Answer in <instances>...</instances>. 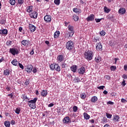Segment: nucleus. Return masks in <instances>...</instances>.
Listing matches in <instances>:
<instances>
[{
    "mask_svg": "<svg viewBox=\"0 0 127 127\" xmlns=\"http://www.w3.org/2000/svg\"><path fill=\"white\" fill-rule=\"evenodd\" d=\"M104 78H105V79H107V80H110V76H109V75H105V76H104Z\"/></svg>",
    "mask_w": 127,
    "mask_h": 127,
    "instance_id": "obj_50",
    "label": "nucleus"
},
{
    "mask_svg": "<svg viewBox=\"0 0 127 127\" xmlns=\"http://www.w3.org/2000/svg\"><path fill=\"white\" fill-rule=\"evenodd\" d=\"M96 50L97 51H102L103 50V45L101 43H98L96 44Z\"/></svg>",
    "mask_w": 127,
    "mask_h": 127,
    "instance_id": "obj_8",
    "label": "nucleus"
},
{
    "mask_svg": "<svg viewBox=\"0 0 127 127\" xmlns=\"http://www.w3.org/2000/svg\"><path fill=\"white\" fill-rule=\"evenodd\" d=\"M9 2L11 5H14L15 4V0H9Z\"/></svg>",
    "mask_w": 127,
    "mask_h": 127,
    "instance_id": "obj_30",
    "label": "nucleus"
},
{
    "mask_svg": "<svg viewBox=\"0 0 127 127\" xmlns=\"http://www.w3.org/2000/svg\"><path fill=\"white\" fill-rule=\"evenodd\" d=\"M44 19L46 22H51V16L47 15L45 16Z\"/></svg>",
    "mask_w": 127,
    "mask_h": 127,
    "instance_id": "obj_12",
    "label": "nucleus"
},
{
    "mask_svg": "<svg viewBox=\"0 0 127 127\" xmlns=\"http://www.w3.org/2000/svg\"><path fill=\"white\" fill-rule=\"evenodd\" d=\"M19 31H20V32H21V31H22V27H20L19 28Z\"/></svg>",
    "mask_w": 127,
    "mask_h": 127,
    "instance_id": "obj_61",
    "label": "nucleus"
},
{
    "mask_svg": "<svg viewBox=\"0 0 127 127\" xmlns=\"http://www.w3.org/2000/svg\"><path fill=\"white\" fill-rule=\"evenodd\" d=\"M27 101H29V98H28V97H27V96L26 95L25 102H27Z\"/></svg>",
    "mask_w": 127,
    "mask_h": 127,
    "instance_id": "obj_62",
    "label": "nucleus"
},
{
    "mask_svg": "<svg viewBox=\"0 0 127 127\" xmlns=\"http://www.w3.org/2000/svg\"><path fill=\"white\" fill-rule=\"evenodd\" d=\"M122 85L124 87H125V86H126V85H127V83H126V80L123 79V81L122 82Z\"/></svg>",
    "mask_w": 127,
    "mask_h": 127,
    "instance_id": "obj_46",
    "label": "nucleus"
},
{
    "mask_svg": "<svg viewBox=\"0 0 127 127\" xmlns=\"http://www.w3.org/2000/svg\"><path fill=\"white\" fill-rule=\"evenodd\" d=\"M72 110H73L74 113H76V112H77V111H78V107L77 106H75L73 107Z\"/></svg>",
    "mask_w": 127,
    "mask_h": 127,
    "instance_id": "obj_40",
    "label": "nucleus"
},
{
    "mask_svg": "<svg viewBox=\"0 0 127 127\" xmlns=\"http://www.w3.org/2000/svg\"><path fill=\"white\" fill-rule=\"evenodd\" d=\"M50 67L51 70H52V71H53V70H56V71H57V72H60V71H61V68L58 64H52L50 65Z\"/></svg>",
    "mask_w": 127,
    "mask_h": 127,
    "instance_id": "obj_3",
    "label": "nucleus"
},
{
    "mask_svg": "<svg viewBox=\"0 0 127 127\" xmlns=\"http://www.w3.org/2000/svg\"><path fill=\"white\" fill-rule=\"evenodd\" d=\"M8 96L10 97V99H12V98L13 97V94L12 93H10L8 95Z\"/></svg>",
    "mask_w": 127,
    "mask_h": 127,
    "instance_id": "obj_53",
    "label": "nucleus"
},
{
    "mask_svg": "<svg viewBox=\"0 0 127 127\" xmlns=\"http://www.w3.org/2000/svg\"><path fill=\"white\" fill-rule=\"evenodd\" d=\"M21 44L25 47H28L29 46V44H30V41L28 40H23L21 41Z\"/></svg>",
    "mask_w": 127,
    "mask_h": 127,
    "instance_id": "obj_7",
    "label": "nucleus"
},
{
    "mask_svg": "<svg viewBox=\"0 0 127 127\" xmlns=\"http://www.w3.org/2000/svg\"><path fill=\"white\" fill-rule=\"evenodd\" d=\"M113 121L114 122H120V116L116 114L113 116Z\"/></svg>",
    "mask_w": 127,
    "mask_h": 127,
    "instance_id": "obj_17",
    "label": "nucleus"
},
{
    "mask_svg": "<svg viewBox=\"0 0 127 127\" xmlns=\"http://www.w3.org/2000/svg\"><path fill=\"white\" fill-rule=\"evenodd\" d=\"M70 70H71V71L73 72V73H76V72L77 71V65H72L70 67Z\"/></svg>",
    "mask_w": 127,
    "mask_h": 127,
    "instance_id": "obj_19",
    "label": "nucleus"
},
{
    "mask_svg": "<svg viewBox=\"0 0 127 127\" xmlns=\"http://www.w3.org/2000/svg\"><path fill=\"white\" fill-rule=\"evenodd\" d=\"M3 74L5 75V76H8V75L10 74V72L8 69H5L3 71Z\"/></svg>",
    "mask_w": 127,
    "mask_h": 127,
    "instance_id": "obj_26",
    "label": "nucleus"
},
{
    "mask_svg": "<svg viewBox=\"0 0 127 127\" xmlns=\"http://www.w3.org/2000/svg\"><path fill=\"white\" fill-rule=\"evenodd\" d=\"M122 77L124 79H127V75L126 74H123Z\"/></svg>",
    "mask_w": 127,
    "mask_h": 127,
    "instance_id": "obj_55",
    "label": "nucleus"
},
{
    "mask_svg": "<svg viewBox=\"0 0 127 127\" xmlns=\"http://www.w3.org/2000/svg\"><path fill=\"white\" fill-rule=\"evenodd\" d=\"M98 101V97H97L96 96H93L91 98V102L92 103H96V102H97Z\"/></svg>",
    "mask_w": 127,
    "mask_h": 127,
    "instance_id": "obj_25",
    "label": "nucleus"
},
{
    "mask_svg": "<svg viewBox=\"0 0 127 127\" xmlns=\"http://www.w3.org/2000/svg\"><path fill=\"white\" fill-rule=\"evenodd\" d=\"M12 45V41H9L6 42V45H7V46H10V45Z\"/></svg>",
    "mask_w": 127,
    "mask_h": 127,
    "instance_id": "obj_42",
    "label": "nucleus"
},
{
    "mask_svg": "<svg viewBox=\"0 0 127 127\" xmlns=\"http://www.w3.org/2000/svg\"><path fill=\"white\" fill-rule=\"evenodd\" d=\"M9 53H11L12 55H13V56L17 55L19 53L18 49L16 48H10Z\"/></svg>",
    "mask_w": 127,
    "mask_h": 127,
    "instance_id": "obj_6",
    "label": "nucleus"
},
{
    "mask_svg": "<svg viewBox=\"0 0 127 127\" xmlns=\"http://www.w3.org/2000/svg\"><path fill=\"white\" fill-rule=\"evenodd\" d=\"M60 35V32L59 31H57L54 33V38H58V37H59Z\"/></svg>",
    "mask_w": 127,
    "mask_h": 127,
    "instance_id": "obj_22",
    "label": "nucleus"
},
{
    "mask_svg": "<svg viewBox=\"0 0 127 127\" xmlns=\"http://www.w3.org/2000/svg\"><path fill=\"white\" fill-rule=\"evenodd\" d=\"M18 64L19 66V67L21 68V69H24V67L23 66V65H22V64L19 63Z\"/></svg>",
    "mask_w": 127,
    "mask_h": 127,
    "instance_id": "obj_44",
    "label": "nucleus"
},
{
    "mask_svg": "<svg viewBox=\"0 0 127 127\" xmlns=\"http://www.w3.org/2000/svg\"><path fill=\"white\" fill-rule=\"evenodd\" d=\"M100 35H101V36H105V35H106V32L104 30L101 31L100 32Z\"/></svg>",
    "mask_w": 127,
    "mask_h": 127,
    "instance_id": "obj_34",
    "label": "nucleus"
},
{
    "mask_svg": "<svg viewBox=\"0 0 127 127\" xmlns=\"http://www.w3.org/2000/svg\"><path fill=\"white\" fill-rule=\"evenodd\" d=\"M73 11H74V12H75V13H77L78 14H79V13H81V12H82L81 9H78L77 8H74L73 9Z\"/></svg>",
    "mask_w": 127,
    "mask_h": 127,
    "instance_id": "obj_21",
    "label": "nucleus"
},
{
    "mask_svg": "<svg viewBox=\"0 0 127 127\" xmlns=\"http://www.w3.org/2000/svg\"><path fill=\"white\" fill-rule=\"evenodd\" d=\"M29 28L31 32H34V31H35V30H36V27H35V26H34L31 24H29Z\"/></svg>",
    "mask_w": 127,
    "mask_h": 127,
    "instance_id": "obj_15",
    "label": "nucleus"
},
{
    "mask_svg": "<svg viewBox=\"0 0 127 127\" xmlns=\"http://www.w3.org/2000/svg\"><path fill=\"white\" fill-rule=\"evenodd\" d=\"M73 19L75 20V21H78V20H79V17L77 15H74Z\"/></svg>",
    "mask_w": 127,
    "mask_h": 127,
    "instance_id": "obj_39",
    "label": "nucleus"
},
{
    "mask_svg": "<svg viewBox=\"0 0 127 127\" xmlns=\"http://www.w3.org/2000/svg\"><path fill=\"white\" fill-rule=\"evenodd\" d=\"M19 63L16 60H14L11 62V64L12 65H14V66H17Z\"/></svg>",
    "mask_w": 127,
    "mask_h": 127,
    "instance_id": "obj_24",
    "label": "nucleus"
},
{
    "mask_svg": "<svg viewBox=\"0 0 127 127\" xmlns=\"http://www.w3.org/2000/svg\"><path fill=\"white\" fill-rule=\"evenodd\" d=\"M47 95H48V92H47V90H43L41 92V96H42V97H46V96H47Z\"/></svg>",
    "mask_w": 127,
    "mask_h": 127,
    "instance_id": "obj_16",
    "label": "nucleus"
},
{
    "mask_svg": "<svg viewBox=\"0 0 127 127\" xmlns=\"http://www.w3.org/2000/svg\"><path fill=\"white\" fill-rule=\"evenodd\" d=\"M1 34H5V35L7 34V30L3 29L2 30H1Z\"/></svg>",
    "mask_w": 127,
    "mask_h": 127,
    "instance_id": "obj_35",
    "label": "nucleus"
},
{
    "mask_svg": "<svg viewBox=\"0 0 127 127\" xmlns=\"http://www.w3.org/2000/svg\"><path fill=\"white\" fill-rule=\"evenodd\" d=\"M95 60L96 62L99 63V62H101V61H102V59L101 58V57H98L95 58Z\"/></svg>",
    "mask_w": 127,
    "mask_h": 127,
    "instance_id": "obj_29",
    "label": "nucleus"
},
{
    "mask_svg": "<svg viewBox=\"0 0 127 127\" xmlns=\"http://www.w3.org/2000/svg\"><path fill=\"white\" fill-rule=\"evenodd\" d=\"M34 10V8H33V6L32 5L27 6L26 7V11L29 13H30V12H32Z\"/></svg>",
    "mask_w": 127,
    "mask_h": 127,
    "instance_id": "obj_10",
    "label": "nucleus"
},
{
    "mask_svg": "<svg viewBox=\"0 0 127 127\" xmlns=\"http://www.w3.org/2000/svg\"><path fill=\"white\" fill-rule=\"evenodd\" d=\"M10 124L11 125L13 126V125H15V121L14 120H11V121L10 122Z\"/></svg>",
    "mask_w": 127,
    "mask_h": 127,
    "instance_id": "obj_49",
    "label": "nucleus"
},
{
    "mask_svg": "<svg viewBox=\"0 0 127 127\" xmlns=\"http://www.w3.org/2000/svg\"><path fill=\"white\" fill-rule=\"evenodd\" d=\"M29 15L31 18H37L38 13L36 12V11H33V12L29 14Z\"/></svg>",
    "mask_w": 127,
    "mask_h": 127,
    "instance_id": "obj_13",
    "label": "nucleus"
},
{
    "mask_svg": "<svg viewBox=\"0 0 127 127\" xmlns=\"http://www.w3.org/2000/svg\"><path fill=\"white\" fill-rule=\"evenodd\" d=\"M32 72H33V73H36L37 72V69L36 67L33 68Z\"/></svg>",
    "mask_w": 127,
    "mask_h": 127,
    "instance_id": "obj_47",
    "label": "nucleus"
},
{
    "mask_svg": "<svg viewBox=\"0 0 127 127\" xmlns=\"http://www.w3.org/2000/svg\"><path fill=\"white\" fill-rule=\"evenodd\" d=\"M124 70H125V71H127V65H124Z\"/></svg>",
    "mask_w": 127,
    "mask_h": 127,
    "instance_id": "obj_59",
    "label": "nucleus"
},
{
    "mask_svg": "<svg viewBox=\"0 0 127 127\" xmlns=\"http://www.w3.org/2000/svg\"><path fill=\"white\" fill-rule=\"evenodd\" d=\"M38 100L37 97L34 98L33 100L28 101V105L31 109L36 108V101Z\"/></svg>",
    "mask_w": 127,
    "mask_h": 127,
    "instance_id": "obj_1",
    "label": "nucleus"
},
{
    "mask_svg": "<svg viewBox=\"0 0 127 127\" xmlns=\"http://www.w3.org/2000/svg\"><path fill=\"white\" fill-rule=\"evenodd\" d=\"M119 13H121V14H123L124 13H126V9L124 8H121L119 10Z\"/></svg>",
    "mask_w": 127,
    "mask_h": 127,
    "instance_id": "obj_23",
    "label": "nucleus"
},
{
    "mask_svg": "<svg viewBox=\"0 0 127 127\" xmlns=\"http://www.w3.org/2000/svg\"><path fill=\"white\" fill-rule=\"evenodd\" d=\"M115 62V64H117V61H118V60H119V59H117V58H115L114 59Z\"/></svg>",
    "mask_w": 127,
    "mask_h": 127,
    "instance_id": "obj_63",
    "label": "nucleus"
},
{
    "mask_svg": "<svg viewBox=\"0 0 127 127\" xmlns=\"http://www.w3.org/2000/svg\"><path fill=\"white\" fill-rule=\"evenodd\" d=\"M32 69H33V66L31 64H28L26 66V71L27 72V73H30L32 71Z\"/></svg>",
    "mask_w": 127,
    "mask_h": 127,
    "instance_id": "obj_9",
    "label": "nucleus"
},
{
    "mask_svg": "<svg viewBox=\"0 0 127 127\" xmlns=\"http://www.w3.org/2000/svg\"><path fill=\"white\" fill-rule=\"evenodd\" d=\"M104 88H105V86H101L97 87V89L99 90H104Z\"/></svg>",
    "mask_w": 127,
    "mask_h": 127,
    "instance_id": "obj_45",
    "label": "nucleus"
},
{
    "mask_svg": "<svg viewBox=\"0 0 127 127\" xmlns=\"http://www.w3.org/2000/svg\"><path fill=\"white\" fill-rule=\"evenodd\" d=\"M80 98H81V99H82L83 100H84V99H86V94H85V93L81 94Z\"/></svg>",
    "mask_w": 127,
    "mask_h": 127,
    "instance_id": "obj_32",
    "label": "nucleus"
},
{
    "mask_svg": "<svg viewBox=\"0 0 127 127\" xmlns=\"http://www.w3.org/2000/svg\"><path fill=\"white\" fill-rule=\"evenodd\" d=\"M117 69V67L115 65H112L110 67V69L111 70V71H115V70H116Z\"/></svg>",
    "mask_w": 127,
    "mask_h": 127,
    "instance_id": "obj_37",
    "label": "nucleus"
},
{
    "mask_svg": "<svg viewBox=\"0 0 127 127\" xmlns=\"http://www.w3.org/2000/svg\"><path fill=\"white\" fill-rule=\"evenodd\" d=\"M63 122L64 124H68L70 122V118L69 117H65L63 120Z\"/></svg>",
    "mask_w": 127,
    "mask_h": 127,
    "instance_id": "obj_20",
    "label": "nucleus"
},
{
    "mask_svg": "<svg viewBox=\"0 0 127 127\" xmlns=\"http://www.w3.org/2000/svg\"><path fill=\"white\" fill-rule=\"evenodd\" d=\"M26 97V95H25V94H22L21 98L23 99V102L25 101Z\"/></svg>",
    "mask_w": 127,
    "mask_h": 127,
    "instance_id": "obj_43",
    "label": "nucleus"
},
{
    "mask_svg": "<svg viewBox=\"0 0 127 127\" xmlns=\"http://www.w3.org/2000/svg\"><path fill=\"white\" fill-rule=\"evenodd\" d=\"M104 127H110V125H109V124H106L104 126Z\"/></svg>",
    "mask_w": 127,
    "mask_h": 127,
    "instance_id": "obj_64",
    "label": "nucleus"
},
{
    "mask_svg": "<svg viewBox=\"0 0 127 127\" xmlns=\"http://www.w3.org/2000/svg\"><path fill=\"white\" fill-rule=\"evenodd\" d=\"M24 85H25V86H28V85H29V82H28V80H26L24 83Z\"/></svg>",
    "mask_w": 127,
    "mask_h": 127,
    "instance_id": "obj_52",
    "label": "nucleus"
},
{
    "mask_svg": "<svg viewBox=\"0 0 127 127\" xmlns=\"http://www.w3.org/2000/svg\"><path fill=\"white\" fill-rule=\"evenodd\" d=\"M6 90H7L8 92H9V91H10V88L8 85H6Z\"/></svg>",
    "mask_w": 127,
    "mask_h": 127,
    "instance_id": "obj_48",
    "label": "nucleus"
},
{
    "mask_svg": "<svg viewBox=\"0 0 127 127\" xmlns=\"http://www.w3.org/2000/svg\"><path fill=\"white\" fill-rule=\"evenodd\" d=\"M103 94H104V95H107L108 94V91H107L106 90H104L103 91Z\"/></svg>",
    "mask_w": 127,
    "mask_h": 127,
    "instance_id": "obj_60",
    "label": "nucleus"
},
{
    "mask_svg": "<svg viewBox=\"0 0 127 127\" xmlns=\"http://www.w3.org/2000/svg\"><path fill=\"white\" fill-rule=\"evenodd\" d=\"M104 9L105 12H106L107 13H109V12L111 11V10L106 6L104 7Z\"/></svg>",
    "mask_w": 127,
    "mask_h": 127,
    "instance_id": "obj_31",
    "label": "nucleus"
},
{
    "mask_svg": "<svg viewBox=\"0 0 127 127\" xmlns=\"http://www.w3.org/2000/svg\"><path fill=\"white\" fill-rule=\"evenodd\" d=\"M83 117L85 120H89V119H90V115L86 113L83 114Z\"/></svg>",
    "mask_w": 127,
    "mask_h": 127,
    "instance_id": "obj_28",
    "label": "nucleus"
},
{
    "mask_svg": "<svg viewBox=\"0 0 127 127\" xmlns=\"http://www.w3.org/2000/svg\"><path fill=\"white\" fill-rule=\"evenodd\" d=\"M64 60V56L63 55H59L57 57V61L59 62H62Z\"/></svg>",
    "mask_w": 127,
    "mask_h": 127,
    "instance_id": "obj_18",
    "label": "nucleus"
},
{
    "mask_svg": "<svg viewBox=\"0 0 127 127\" xmlns=\"http://www.w3.org/2000/svg\"><path fill=\"white\" fill-rule=\"evenodd\" d=\"M4 126L6 127H10V122L8 121H5L4 123Z\"/></svg>",
    "mask_w": 127,
    "mask_h": 127,
    "instance_id": "obj_27",
    "label": "nucleus"
},
{
    "mask_svg": "<svg viewBox=\"0 0 127 127\" xmlns=\"http://www.w3.org/2000/svg\"><path fill=\"white\" fill-rule=\"evenodd\" d=\"M15 113L19 115V113H20V108H17L15 110Z\"/></svg>",
    "mask_w": 127,
    "mask_h": 127,
    "instance_id": "obj_41",
    "label": "nucleus"
},
{
    "mask_svg": "<svg viewBox=\"0 0 127 127\" xmlns=\"http://www.w3.org/2000/svg\"><path fill=\"white\" fill-rule=\"evenodd\" d=\"M107 105H114V102L112 101H109L107 102Z\"/></svg>",
    "mask_w": 127,
    "mask_h": 127,
    "instance_id": "obj_54",
    "label": "nucleus"
},
{
    "mask_svg": "<svg viewBox=\"0 0 127 127\" xmlns=\"http://www.w3.org/2000/svg\"><path fill=\"white\" fill-rule=\"evenodd\" d=\"M65 66H66V64H65V63H64V64L62 65V68H65Z\"/></svg>",
    "mask_w": 127,
    "mask_h": 127,
    "instance_id": "obj_57",
    "label": "nucleus"
},
{
    "mask_svg": "<svg viewBox=\"0 0 127 127\" xmlns=\"http://www.w3.org/2000/svg\"><path fill=\"white\" fill-rule=\"evenodd\" d=\"M68 30H69L68 35L69 37H72L75 33L74 31V27L71 25H69L67 27Z\"/></svg>",
    "mask_w": 127,
    "mask_h": 127,
    "instance_id": "obj_5",
    "label": "nucleus"
},
{
    "mask_svg": "<svg viewBox=\"0 0 127 127\" xmlns=\"http://www.w3.org/2000/svg\"><path fill=\"white\" fill-rule=\"evenodd\" d=\"M85 71H86V68L82 66L79 69H78V73L79 74H80V75H83L84 74V73H85Z\"/></svg>",
    "mask_w": 127,
    "mask_h": 127,
    "instance_id": "obj_11",
    "label": "nucleus"
},
{
    "mask_svg": "<svg viewBox=\"0 0 127 127\" xmlns=\"http://www.w3.org/2000/svg\"><path fill=\"white\" fill-rule=\"evenodd\" d=\"M53 106H54V104L53 103H50L49 105V107H53Z\"/></svg>",
    "mask_w": 127,
    "mask_h": 127,
    "instance_id": "obj_58",
    "label": "nucleus"
},
{
    "mask_svg": "<svg viewBox=\"0 0 127 127\" xmlns=\"http://www.w3.org/2000/svg\"><path fill=\"white\" fill-rule=\"evenodd\" d=\"M121 102L122 103H125L126 102H127V100L124 98H122L121 99Z\"/></svg>",
    "mask_w": 127,
    "mask_h": 127,
    "instance_id": "obj_56",
    "label": "nucleus"
},
{
    "mask_svg": "<svg viewBox=\"0 0 127 127\" xmlns=\"http://www.w3.org/2000/svg\"><path fill=\"white\" fill-rule=\"evenodd\" d=\"M95 20L96 22H100L101 21V20H102V19L95 18Z\"/></svg>",
    "mask_w": 127,
    "mask_h": 127,
    "instance_id": "obj_51",
    "label": "nucleus"
},
{
    "mask_svg": "<svg viewBox=\"0 0 127 127\" xmlns=\"http://www.w3.org/2000/svg\"><path fill=\"white\" fill-rule=\"evenodd\" d=\"M54 3L57 5H59L60 4V0H55Z\"/></svg>",
    "mask_w": 127,
    "mask_h": 127,
    "instance_id": "obj_36",
    "label": "nucleus"
},
{
    "mask_svg": "<svg viewBox=\"0 0 127 127\" xmlns=\"http://www.w3.org/2000/svg\"><path fill=\"white\" fill-rule=\"evenodd\" d=\"M18 4H23L24 2V0H17Z\"/></svg>",
    "mask_w": 127,
    "mask_h": 127,
    "instance_id": "obj_33",
    "label": "nucleus"
},
{
    "mask_svg": "<svg viewBox=\"0 0 127 127\" xmlns=\"http://www.w3.org/2000/svg\"><path fill=\"white\" fill-rule=\"evenodd\" d=\"M112 116L113 115H112V114H110L109 113H106V117L107 119H112Z\"/></svg>",
    "mask_w": 127,
    "mask_h": 127,
    "instance_id": "obj_38",
    "label": "nucleus"
},
{
    "mask_svg": "<svg viewBox=\"0 0 127 127\" xmlns=\"http://www.w3.org/2000/svg\"><path fill=\"white\" fill-rule=\"evenodd\" d=\"M65 47L67 50H72L74 47V42L72 41H69L66 42Z\"/></svg>",
    "mask_w": 127,
    "mask_h": 127,
    "instance_id": "obj_4",
    "label": "nucleus"
},
{
    "mask_svg": "<svg viewBox=\"0 0 127 127\" xmlns=\"http://www.w3.org/2000/svg\"><path fill=\"white\" fill-rule=\"evenodd\" d=\"M84 58L88 60V61H90L93 59V52L91 51H88L85 52L84 54Z\"/></svg>",
    "mask_w": 127,
    "mask_h": 127,
    "instance_id": "obj_2",
    "label": "nucleus"
},
{
    "mask_svg": "<svg viewBox=\"0 0 127 127\" xmlns=\"http://www.w3.org/2000/svg\"><path fill=\"white\" fill-rule=\"evenodd\" d=\"M87 21H93L95 19V15L90 14L86 19Z\"/></svg>",
    "mask_w": 127,
    "mask_h": 127,
    "instance_id": "obj_14",
    "label": "nucleus"
}]
</instances>
